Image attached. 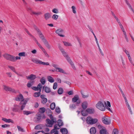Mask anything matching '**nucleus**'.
Here are the masks:
<instances>
[{
	"mask_svg": "<svg viewBox=\"0 0 134 134\" xmlns=\"http://www.w3.org/2000/svg\"><path fill=\"white\" fill-rule=\"evenodd\" d=\"M55 107V104L54 103H51L50 105V108L52 110H54Z\"/></svg>",
	"mask_w": 134,
	"mask_h": 134,
	"instance_id": "34",
	"label": "nucleus"
},
{
	"mask_svg": "<svg viewBox=\"0 0 134 134\" xmlns=\"http://www.w3.org/2000/svg\"><path fill=\"white\" fill-rule=\"evenodd\" d=\"M99 133L100 134H109L105 128H104L102 130H100Z\"/></svg>",
	"mask_w": 134,
	"mask_h": 134,
	"instance_id": "13",
	"label": "nucleus"
},
{
	"mask_svg": "<svg viewBox=\"0 0 134 134\" xmlns=\"http://www.w3.org/2000/svg\"><path fill=\"white\" fill-rule=\"evenodd\" d=\"M63 89L62 88H60L58 89L57 91V92L59 94H61L63 93Z\"/></svg>",
	"mask_w": 134,
	"mask_h": 134,
	"instance_id": "29",
	"label": "nucleus"
},
{
	"mask_svg": "<svg viewBox=\"0 0 134 134\" xmlns=\"http://www.w3.org/2000/svg\"><path fill=\"white\" fill-rule=\"evenodd\" d=\"M45 111V108L44 107L40 108L39 109V112L41 114L43 113Z\"/></svg>",
	"mask_w": 134,
	"mask_h": 134,
	"instance_id": "23",
	"label": "nucleus"
},
{
	"mask_svg": "<svg viewBox=\"0 0 134 134\" xmlns=\"http://www.w3.org/2000/svg\"><path fill=\"white\" fill-rule=\"evenodd\" d=\"M60 131L63 134H67V130L66 128H64L60 130Z\"/></svg>",
	"mask_w": 134,
	"mask_h": 134,
	"instance_id": "22",
	"label": "nucleus"
},
{
	"mask_svg": "<svg viewBox=\"0 0 134 134\" xmlns=\"http://www.w3.org/2000/svg\"><path fill=\"white\" fill-rule=\"evenodd\" d=\"M63 42L64 45L65 46H67L71 45L68 42Z\"/></svg>",
	"mask_w": 134,
	"mask_h": 134,
	"instance_id": "53",
	"label": "nucleus"
},
{
	"mask_svg": "<svg viewBox=\"0 0 134 134\" xmlns=\"http://www.w3.org/2000/svg\"><path fill=\"white\" fill-rule=\"evenodd\" d=\"M2 120L4 121L6 123H10L11 122L13 123V121L10 119H7L5 118H2Z\"/></svg>",
	"mask_w": 134,
	"mask_h": 134,
	"instance_id": "15",
	"label": "nucleus"
},
{
	"mask_svg": "<svg viewBox=\"0 0 134 134\" xmlns=\"http://www.w3.org/2000/svg\"><path fill=\"white\" fill-rule=\"evenodd\" d=\"M34 27L37 31L38 34L40 38L43 41L46 47L48 49H50L51 48V45L49 44L47 40L45 38L44 36L42 34L40 29L36 25L34 26Z\"/></svg>",
	"mask_w": 134,
	"mask_h": 134,
	"instance_id": "1",
	"label": "nucleus"
},
{
	"mask_svg": "<svg viewBox=\"0 0 134 134\" xmlns=\"http://www.w3.org/2000/svg\"><path fill=\"white\" fill-rule=\"evenodd\" d=\"M124 51L127 55L130 54L129 52L126 49H125Z\"/></svg>",
	"mask_w": 134,
	"mask_h": 134,
	"instance_id": "63",
	"label": "nucleus"
},
{
	"mask_svg": "<svg viewBox=\"0 0 134 134\" xmlns=\"http://www.w3.org/2000/svg\"><path fill=\"white\" fill-rule=\"evenodd\" d=\"M36 77V75L31 74L27 77V79H30L31 80H34L35 79Z\"/></svg>",
	"mask_w": 134,
	"mask_h": 134,
	"instance_id": "17",
	"label": "nucleus"
},
{
	"mask_svg": "<svg viewBox=\"0 0 134 134\" xmlns=\"http://www.w3.org/2000/svg\"><path fill=\"white\" fill-rule=\"evenodd\" d=\"M103 123L106 125H109L111 124L110 120L108 117H103L102 119Z\"/></svg>",
	"mask_w": 134,
	"mask_h": 134,
	"instance_id": "9",
	"label": "nucleus"
},
{
	"mask_svg": "<svg viewBox=\"0 0 134 134\" xmlns=\"http://www.w3.org/2000/svg\"><path fill=\"white\" fill-rule=\"evenodd\" d=\"M98 121V120L97 119H93L90 116L88 117L86 120L87 123L88 124L91 125L95 124Z\"/></svg>",
	"mask_w": 134,
	"mask_h": 134,
	"instance_id": "3",
	"label": "nucleus"
},
{
	"mask_svg": "<svg viewBox=\"0 0 134 134\" xmlns=\"http://www.w3.org/2000/svg\"><path fill=\"white\" fill-rule=\"evenodd\" d=\"M32 89L34 90L35 91L38 90L37 87H33L32 88Z\"/></svg>",
	"mask_w": 134,
	"mask_h": 134,
	"instance_id": "64",
	"label": "nucleus"
},
{
	"mask_svg": "<svg viewBox=\"0 0 134 134\" xmlns=\"http://www.w3.org/2000/svg\"><path fill=\"white\" fill-rule=\"evenodd\" d=\"M71 8L72 10V12L74 13H75V7L74 6H73L71 7Z\"/></svg>",
	"mask_w": 134,
	"mask_h": 134,
	"instance_id": "59",
	"label": "nucleus"
},
{
	"mask_svg": "<svg viewBox=\"0 0 134 134\" xmlns=\"http://www.w3.org/2000/svg\"><path fill=\"white\" fill-rule=\"evenodd\" d=\"M67 61L71 65L73 68L74 70L75 69V68L74 66V64L72 62V61L70 59V58H69V59H68Z\"/></svg>",
	"mask_w": 134,
	"mask_h": 134,
	"instance_id": "24",
	"label": "nucleus"
},
{
	"mask_svg": "<svg viewBox=\"0 0 134 134\" xmlns=\"http://www.w3.org/2000/svg\"><path fill=\"white\" fill-rule=\"evenodd\" d=\"M63 31V30L62 29H59L57 30L55 32V33L58 34V35L60 37H64V36L63 35L61 34H62V32Z\"/></svg>",
	"mask_w": 134,
	"mask_h": 134,
	"instance_id": "11",
	"label": "nucleus"
},
{
	"mask_svg": "<svg viewBox=\"0 0 134 134\" xmlns=\"http://www.w3.org/2000/svg\"><path fill=\"white\" fill-rule=\"evenodd\" d=\"M57 86H58V85H57V83L56 82H55L54 83V85H53V89L54 90L56 89L57 87Z\"/></svg>",
	"mask_w": 134,
	"mask_h": 134,
	"instance_id": "50",
	"label": "nucleus"
},
{
	"mask_svg": "<svg viewBox=\"0 0 134 134\" xmlns=\"http://www.w3.org/2000/svg\"><path fill=\"white\" fill-rule=\"evenodd\" d=\"M35 129L36 130H41L42 129V127L40 125H38L35 127Z\"/></svg>",
	"mask_w": 134,
	"mask_h": 134,
	"instance_id": "41",
	"label": "nucleus"
},
{
	"mask_svg": "<svg viewBox=\"0 0 134 134\" xmlns=\"http://www.w3.org/2000/svg\"><path fill=\"white\" fill-rule=\"evenodd\" d=\"M98 127L99 129V130H102L103 129H104V128H105L104 127L102 126L101 125H99L98 126Z\"/></svg>",
	"mask_w": 134,
	"mask_h": 134,
	"instance_id": "54",
	"label": "nucleus"
},
{
	"mask_svg": "<svg viewBox=\"0 0 134 134\" xmlns=\"http://www.w3.org/2000/svg\"><path fill=\"white\" fill-rule=\"evenodd\" d=\"M81 93L82 95V97L83 98H87L88 96V95H84L82 93V92H81Z\"/></svg>",
	"mask_w": 134,
	"mask_h": 134,
	"instance_id": "62",
	"label": "nucleus"
},
{
	"mask_svg": "<svg viewBox=\"0 0 134 134\" xmlns=\"http://www.w3.org/2000/svg\"><path fill=\"white\" fill-rule=\"evenodd\" d=\"M32 61L36 64H39L43 65H49V63L48 62H44L41 61L37 59L32 58L31 59Z\"/></svg>",
	"mask_w": 134,
	"mask_h": 134,
	"instance_id": "5",
	"label": "nucleus"
},
{
	"mask_svg": "<svg viewBox=\"0 0 134 134\" xmlns=\"http://www.w3.org/2000/svg\"><path fill=\"white\" fill-rule=\"evenodd\" d=\"M34 81H33L29 82L27 84V86L28 87H30L32 86L34 83Z\"/></svg>",
	"mask_w": 134,
	"mask_h": 134,
	"instance_id": "28",
	"label": "nucleus"
},
{
	"mask_svg": "<svg viewBox=\"0 0 134 134\" xmlns=\"http://www.w3.org/2000/svg\"><path fill=\"white\" fill-rule=\"evenodd\" d=\"M17 128L18 129V131H21V132H24L25 131L24 129H23L21 127L19 126H17Z\"/></svg>",
	"mask_w": 134,
	"mask_h": 134,
	"instance_id": "32",
	"label": "nucleus"
},
{
	"mask_svg": "<svg viewBox=\"0 0 134 134\" xmlns=\"http://www.w3.org/2000/svg\"><path fill=\"white\" fill-rule=\"evenodd\" d=\"M14 60H13V62H15L17 60L20 59H21V58L20 57L16 56V57H15L14 56Z\"/></svg>",
	"mask_w": 134,
	"mask_h": 134,
	"instance_id": "47",
	"label": "nucleus"
},
{
	"mask_svg": "<svg viewBox=\"0 0 134 134\" xmlns=\"http://www.w3.org/2000/svg\"><path fill=\"white\" fill-rule=\"evenodd\" d=\"M8 67L10 69H11L12 71L14 72L17 75H18V73L16 71L14 67L13 66H11L10 65H8Z\"/></svg>",
	"mask_w": 134,
	"mask_h": 134,
	"instance_id": "19",
	"label": "nucleus"
},
{
	"mask_svg": "<svg viewBox=\"0 0 134 134\" xmlns=\"http://www.w3.org/2000/svg\"><path fill=\"white\" fill-rule=\"evenodd\" d=\"M55 71L57 72H59L64 74H66V73L64 70L62 68H58Z\"/></svg>",
	"mask_w": 134,
	"mask_h": 134,
	"instance_id": "25",
	"label": "nucleus"
},
{
	"mask_svg": "<svg viewBox=\"0 0 134 134\" xmlns=\"http://www.w3.org/2000/svg\"><path fill=\"white\" fill-rule=\"evenodd\" d=\"M96 132V129L94 127H92L90 129V132L91 134H95Z\"/></svg>",
	"mask_w": 134,
	"mask_h": 134,
	"instance_id": "16",
	"label": "nucleus"
},
{
	"mask_svg": "<svg viewBox=\"0 0 134 134\" xmlns=\"http://www.w3.org/2000/svg\"><path fill=\"white\" fill-rule=\"evenodd\" d=\"M44 16L45 19L47 20L51 18V14L49 13H46L44 14Z\"/></svg>",
	"mask_w": 134,
	"mask_h": 134,
	"instance_id": "14",
	"label": "nucleus"
},
{
	"mask_svg": "<svg viewBox=\"0 0 134 134\" xmlns=\"http://www.w3.org/2000/svg\"><path fill=\"white\" fill-rule=\"evenodd\" d=\"M81 102V100L77 95H76V105L80 104Z\"/></svg>",
	"mask_w": 134,
	"mask_h": 134,
	"instance_id": "18",
	"label": "nucleus"
},
{
	"mask_svg": "<svg viewBox=\"0 0 134 134\" xmlns=\"http://www.w3.org/2000/svg\"><path fill=\"white\" fill-rule=\"evenodd\" d=\"M60 128V126L58 125L55 124L54 126V128L55 130L59 129Z\"/></svg>",
	"mask_w": 134,
	"mask_h": 134,
	"instance_id": "48",
	"label": "nucleus"
},
{
	"mask_svg": "<svg viewBox=\"0 0 134 134\" xmlns=\"http://www.w3.org/2000/svg\"><path fill=\"white\" fill-rule=\"evenodd\" d=\"M15 100L18 101H21L19 104L21 105V110H23L25 106L27 103V101L24 99L23 96L21 94L15 98Z\"/></svg>",
	"mask_w": 134,
	"mask_h": 134,
	"instance_id": "2",
	"label": "nucleus"
},
{
	"mask_svg": "<svg viewBox=\"0 0 134 134\" xmlns=\"http://www.w3.org/2000/svg\"><path fill=\"white\" fill-rule=\"evenodd\" d=\"M4 58L7 60L13 62L14 60V56L9 54L5 53L3 55Z\"/></svg>",
	"mask_w": 134,
	"mask_h": 134,
	"instance_id": "4",
	"label": "nucleus"
},
{
	"mask_svg": "<svg viewBox=\"0 0 134 134\" xmlns=\"http://www.w3.org/2000/svg\"><path fill=\"white\" fill-rule=\"evenodd\" d=\"M33 14H34L36 15L37 16L41 15L42 14L41 12H33Z\"/></svg>",
	"mask_w": 134,
	"mask_h": 134,
	"instance_id": "49",
	"label": "nucleus"
},
{
	"mask_svg": "<svg viewBox=\"0 0 134 134\" xmlns=\"http://www.w3.org/2000/svg\"><path fill=\"white\" fill-rule=\"evenodd\" d=\"M127 56L130 62L131 63V64H132V62L130 54L128 55Z\"/></svg>",
	"mask_w": 134,
	"mask_h": 134,
	"instance_id": "57",
	"label": "nucleus"
},
{
	"mask_svg": "<svg viewBox=\"0 0 134 134\" xmlns=\"http://www.w3.org/2000/svg\"><path fill=\"white\" fill-rule=\"evenodd\" d=\"M6 74L8 75V76L10 77H11L12 76V74L10 72H7Z\"/></svg>",
	"mask_w": 134,
	"mask_h": 134,
	"instance_id": "61",
	"label": "nucleus"
},
{
	"mask_svg": "<svg viewBox=\"0 0 134 134\" xmlns=\"http://www.w3.org/2000/svg\"><path fill=\"white\" fill-rule=\"evenodd\" d=\"M52 12L54 13L57 14L59 12L58 9L56 8H54L52 10Z\"/></svg>",
	"mask_w": 134,
	"mask_h": 134,
	"instance_id": "45",
	"label": "nucleus"
},
{
	"mask_svg": "<svg viewBox=\"0 0 134 134\" xmlns=\"http://www.w3.org/2000/svg\"><path fill=\"white\" fill-rule=\"evenodd\" d=\"M125 1L127 5L129 6L130 9L132 12L134 13V10L132 8L131 5L128 2L127 0H125Z\"/></svg>",
	"mask_w": 134,
	"mask_h": 134,
	"instance_id": "27",
	"label": "nucleus"
},
{
	"mask_svg": "<svg viewBox=\"0 0 134 134\" xmlns=\"http://www.w3.org/2000/svg\"><path fill=\"white\" fill-rule=\"evenodd\" d=\"M96 107L97 108L102 111H104L105 109L103 104L101 101L98 102L96 105Z\"/></svg>",
	"mask_w": 134,
	"mask_h": 134,
	"instance_id": "6",
	"label": "nucleus"
},
{
	"mask_svg": "<svg viewBox=\"0 0 134 134\" xmlns=\"http://www.w3.org/2000/svg\"><path fill=\"white\" fill-rule=\"evenodd\" d=\"M129 110V111L130 112V113L131 114H132V112L131 110V108L129 105H128V106H127Z\"/></svg>",
	"mask_w": 134,
	"mask_h": 134,
	"instance_id": "58",
	"label": "nucleus"
},
{
	"mask_svg": "<svg viewBox=\"0 0 134 134\" xmlns=\"http://www.w3.org/2000/svg\"><path fill=\"white\" fill-rule=\"evenodd\" d=\"M82 107L83 109H85L87 107V103L86 102H84L82 104Z\"/></svg>",
	"mask_w": 134,
	"mask_h": 134,
	"instance_id": "26",
	"label": "nucleus"
},
{
	"mask_svg": "<svg viewBox=\"0 0 134 134\" xmlns=\"http://www.w3.org/2000/svg\"><path fill=\"white\" fill-rule=\"evenodd\" d=\"M58 15L56 14H54L52 16V18L55 20H56L58 17Z\"/></svg>",
	"mask_w": 134,
	"mask_h": 134,
	"instance_id": "40",
	"label": "nucleus"
},
{
	"mask_svg": "<svg viewBox=\"0 0 134 134\" xmlns=\"http://www.w3.org/2000/svg\"><path fill=\"white\" fill-rule=\"evenodd\" d=\"M12 110L15 112H20L21 111V106L16 104H14L13 107L12 108Z\"/></svg>",
	"mask_w": 134,
	"mask_h": 134,
	"instance_id": "7",
	"label": "nucleus"
},
{
	"mask_svg": "<svg viewBox=\"0 0 134 134\" xmlns=\"http://www.w3.org/2000/svg\"><path fill=\"white\" fill-rule=\"evenodd\" d=\"M27 10L29 12H31L32 13H33V12L34 11L32 10L31 8L29 7H27Z\"/></svg>",
	"mask_w": 134,
	"mask_h": 134,
	"instance_id": "52",
	"label": "nucleus"
},
{
	"mask_svg": "<svg viewBox=\"0 0 134 134\" xmlns=\"http://www.w3.org/2000/svg\"><path fill=\"white\" fill-rule=\"evenodd\" d=\"M47 79L48 81L51 83H53L54 81V79L50 76H48Z\"/></svg>",
	"mask_w": 134,
	"mask_h": 134,
	"instance_id": "21",
	"label": "nucleus"
},
{
	"mask_svg": "<svg viewBox=\"0 0 134 134\" xmlns=\"http://www.w3.org/2000/svg\"><path fill=\"white\" fill-rule=\"evenodd\" d=\"M94 110L92 108H87L86 109V111L87 113L89 114H92L94 113Z\"/></svg>",
	"mask_w": 134,
	"mask_h": 134,
	"instance_id": "20",
	"label": "nucleus"
},
{
	"mask_svg": "<svg viewBox=\"0 0 134 134\" xmlns=\"http://www.w3.org/2000/svg\"><path fill=\"white\" fill-rule=\"evenodd\" d=\"M63 54L67 60L70 58V57L68 56V54L65 52H64V53Z\"/></svg>",
	"mask_w": 134,
	"mask_h": 134,
	"instance_id": "38",
	"label": "nucleus"
},
{
	"mask_svg": "<svg viewBox=\"0 0 134 134\" xmlns=\"http://www.w3.org/2000/svg\"><path fill=\"white\" fill-rule=\"evenodd\" d=\"M57 122L60 126H62L63 125V123L62 120L59 119L57 121Z\"/></svg>",
	"mask_w": 134,
	"mask_h": 134,
	"instance_id": "33",
	"label": "nucleus"
},
{
	"mask_svg": "<svg viewBox=\"0 0 134 134\" xmlns=\"http://www.w3.org/2000/svg\"><path fill=\"white\" fill-rule=\"evenodd\" d=\"M118 131L116 129H114L113 131L112 134H118Z\"/></svg>",
	"mask_w": 134,
	"mask_h": 134,
	"instance_id": "36",
	"label": "nucleus"
},
{
	"mask_svg": "<svg viewBox=\"0 0 134 134\" xmlns=\"http://www.w3.org/2000/svg\"><path fill=\"white\" fill-rule=\"evenodd\" d=\"M47 100L46 98H43L42 99L41 102L43 104H44L47 102Z\"/></svg>",
	"mask_w": 134,
	"mask_h": 134,
	"instance_id": "42",
	"label": "nucleus"
},
{
	"mask_svg": "<svg viewBox=\"0 0 134 134\" xmlns=\"http://www.w3.org/2000/svg\"><path fill=\"white\" fill-rule=\"evenodd\" d=\"M46 122L48 124H49L50 125H48L47 126V125H46V126L47 127H52V125L54 123H55L54 122V121H52L51 120H50L49 119H47L46 120Z\"/></svg>",
	"mask_w": 134,
	"mask_h": 134,
	"instance_id": "10",
	"label": "nucleus"
},
{
	"mask_svg": "<svg viewBox=\"0 0 134 134\" xmlns=\"http://www.w3.org/2000/svg\"><path fill=\"white\" fill-rule=\"evenodd\" d=\"M70 107L72 109H75V104L71 105H70Z\"/></svg>",
	"mask_w": 134,
	"mask_h": 134,
	"instance_id": "60",
	"label": "nucleus"
},
{
	"mask_svg": "<svg viewBox=\"0 0 134 134\" xmlns=\"http://www.w3.org/2000/svg\"><path fill=\"white\" fill-rule=\"evenodd\" d=\"M33 112L31 111H24L23 114L25 115H28L29 114L32 113Z\"/></svg>",
	"mask_w": 134,
	"mask_h": 134,
	"instance_id": "30",
	"label": "nucleus"
},
{
	"mask_svg": "<svg viewBox=\"0 0 134 134\" xmlns=\"http://www.w3.org/2000/svg\"><path fill=\"white\" fill-rule=\"evenodd\" d=\"M3 86L4 90L6 91H10L14 93H16V91L13 88L5 85H3Z\"/></svg>",
	"mask_w": 134,
	"mask_h": 134,
	"instance_id": "8",
	"label": "nucleus"
},
{
	"mask_svg": "<svg viewBox=\"0 0 134 134\" xmlns=\"http://www.w3.org/2000/svg\"><path fill=\"white\" fill-rule=\"evenodd\" d=\"M18 55L19 56L25 57V52H20L19 53Z\"/></svg>",
	"mask_w": 134,
	"mask_h": 134,
	"instance_id": "46",
	"label": "nucleus"
},
{
	"mask_svg": "<svg viewBox=\"0 0 134 134\" xmlns=\"http://www.w3.org/2000/svg\"><path fill=\"white\" fill-rule=\"evenodd\" d=\"M10 126L9 125L6 124L2 125L1 126V127L2 128L9 127H10Z\"/></svg>",
	"mask_w": 134,
	"mask_h": 134,
	"instance_id": "55",
	"label": "nucleus"
},
{
	"mask_svg": "<svg viewBox=\"0 0 134 134\" xmlns=\"http://www.w3.org/2000/svg\"><path fill=\"white\" fill-rule=\"evenodd\" d=\"M38 90H39L40 92H41L42 86L41 83H39L37 85V87Z\"/></svg>",
	"mask_w": 134,
	"mask_h": 134,
	"instance_id": "43",
	"label": "nucleus"
},
{
	"mask_svg": "<svg viewBox=\"0 0 134 134\" xmlns=\"http://www.w3.org/2000/svg\"><path fill=\"white\" fill-rule=\"evenodd\" d=\"M41 119V115L40 114H38V115L35 118V122L37 123L40 122V120Z\"/></svg>",
	"mask_w": 134,
	"mask_h": 134,
	"instance_id": "12",
	"label": "nucleus"
},
{
	"mask_svg": "<svg viewBox=\"0 0 134 134\" xmlns=\"http://www.w3.org/2000/svg\"><path fill=\"white\" fill-rule=\"evenodd\" d=\"M44 91L47 93H49L51 91L50 89L48 87H46L44 88Z\"/></svg>",
	"mask_w": 134,
	"mask_h": 134,
	"instance_id": "31",
	"label": "nucleus"
},
{
	"mask_svg": "<svg viewBox=\"0 0 134 134\" xmlns=\"http://www.w3.org/2000/svg\"><path fill=\"white\" fill-rule=\"evenodd\" d=\"M56 112L58 113H59L60 112V108L58 107H57L55 109Z\"/></svg>",
	"mask_w": 134,
	"mask_h": 134,
	"instance_id": "56",
	"label": "nucleus"
},
{
	"mask_svg": "<svg viewBox=\"0 0 134 134\" xmlns=\"http://www.w3.org/2000/svg\"><path fill=\"white\" fill-rule=\"evenodd\" d=\"M41 92L39 91L38 92L35 93L34 94V96L35 97H38L40 96Z\"/></svg>",
	"mask_w": 134,
	"mask_h": 134,
	"instance_id": "37",
	"label": "nucleus"
},
{
	"mask_svg": "<svg viewBox=\"0 0 134 134\" xmlns=\"http://www.w3.org/2000/svg\"><path fill=\"white\" fill-rule=\"evenodd\" d=\"M40 81L41 82L42 84L43 85H44L45 82L46 81L45 79H44V77H42L40 80Z\"/></svg>",
	"mask_w": 134,
	"mask_h": 134,
	"instance_id": "35",
	"label": "nucleus"
},
{
	"mask_svg": "<svg viewBox=\"0 0 134 134\" xmlns=\"http://www.w3.org/2000/svg\"><path fill=\"white\" fill-rule=\"evenodd\" d=\"M50 119H51V120H52V121H54V122L55 123L57 121H56V119H54L53 118V116L52 115H51L50 116Z\"/></svg>",
	"mask_w": 134,
	"mask_h": 134,
	"instance_id": "51",
	"label": "nucleus"
},
{
	"mask_svg": "<svg viewBox=\"0 0 134 134\" xmlns=\"http://www.w3.org/2000/svg\"><path fill=\"white\" fill-rule=\"evenodd\" d=\"M81 114L82 115L84 116H87V113L86 111V110L85 111H81Z\"/></svg>",
	"mask_w": 134,
	"mask_h": 134,
	"instance_id": "39",
	"label": "nucleus"
},
{
	"mask_svg": "<svg viewBox=\"0 0 134 134\" xmlns=\"http://www.w3.org/2000/svg\"><path fill=\"white\" fill-rule=\"evenodd\" d=\"M58 47L62 54L64 53L65 52L64 51V49L62 48L60 45H59Z\"/></svg>",
	"mask_w": 134,
	"mask_h": 134,
	"instance_id": "44",
	"label": "nucleus"
}]
</instances>
